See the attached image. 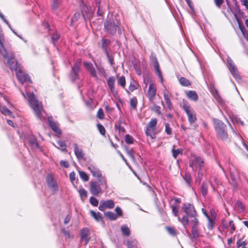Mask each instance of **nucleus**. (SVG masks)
Instances as JSON below:
<instances>
[{
    "instance_id": "obj_49",
    "label": "nucleus",
    "mask_w": 248,
    "mask_h": 248,
    "mask_svg": "<svg viewBox=\"0 0 248 248\" xmlns=\"http://www.w3.org/2000/svg\"><path fill=\"white\" fill-rule=\"evenodd\" d=\"M90 202L91 204H92L94 206H97L98 204V201L94 197H91L90 199Z\"/></svg>"
},
{
    "instance_id": "obj_14",
    "label": "nucleus",
    "mask_w": 248,
    "mask_h": 248,
    "mask_svg": "<svg viewBox=\"0 0 248 248\" xmlns=\"http://www.w3.org/2000/svg\"><path fill=\"white\" fill-rule=\"evenodd\" d=\"M115 206L114 202L111 200H108L106 201H101L100 202V204L98 209L102 211H104L106 209H112Z\"/></svg>"
},
{
    "instance_id": "obj_46",
    "label": "nucleus",
    "mask_w": 248,
    "mask_h": 248,
    "mask_svg": "<svg viewBox=\"0 0 248 248\" xmlns=\"http://www.w3.org/2000/svg\"><path fill=\"white\" fill-rule=\"evenodd\" d=\"M110 43V41L108 39H102V48L106 50L108 46Z\"/></svg>"
},
{
    "instance_id": "obj_4",
    "label": "nucleus",
    "mask_w": 248,
    "mask_h": 248,
    "mask_svg": "<svg viewBox=\"0 0 248 248\" xmlns=\"http://www.w3.org/2000/svg\"><path fill=\"white\" fill-rule=\"evenodd\" d=\"M107 188L108 185L106 178L100 179L98 181H91L90 182V192L94 196H98L103 191L106 190Z\"/></svg>"
},
{
    "instance_id": "obj_25",
    "label": "nucleus",
    "mask_w": 248,
    "mask_h": 248,
    "mask_svg": "<svg viewBox=\"0 0 248 248\" xmlns=\"http://www.w3.org/2000/svg\"><path fill=\"white\" fill-rule=\"evenodd\" d=\"M90 214L91 216L93 217L94 218V219L97 221L102 220L103 219L102 214L99 212L96 213L93 210H91Z\"/></svg>"
},
{
    "instance_id": "obj_57",
    "label": "nucleus",
    "mask_w": 248,
    "mask_h": 248,
    "mask_svg": "<svg viewBox=\"0 0 248 248\" xmlns=\"http://www.w3.org/2000/svg\"><path fill=\"white\" fill-rule=\"evenodd\" d=\"M165 132L169 135L171 134V129L170 127V125L169 123L165 124Z\"/></svg>"
},
{
    "instance_id": "obj_31",
    "label": "nucleus",
    "mask_w": 248,
    "mask_h": 248,
    "mask_svg": "<svg viewBox=\"0 0 248 248\" xmlns=\"http://www.w3.org/2000/svg\"><path fill=\"white\" fill-rule=\"evenodd\" d=\"M179 82L181 84V85L183 86H188L190 85V81L184 77H181L179 79Z\"/></svg>"
},
{
    "instance_id": "obj_1",
    "label": "nucleus",
    "mask_w": 248,
    "mask_h": 248,
    "mask_svg": "<svg viewBox=\"0 0 248 248\" xmlns=\"http://www.w3.org/2000/svg\"><path fill=\"white\" fill-rule=\"evenodd\" d=\"M6 59L7 60V63L11 70L16 71V77L21 84H23L27 81L31 83L28 76L26 75L19 67L17 62L15 60V54L14 53H11L10 54V58Z\"/></svg>"
},
{
    "instance_id": "obj_23",
    "label": "nucleus",
    "mask_w": 248,
    "mask_h": 248,
    "mask_svg": "<svg viewBox=\"0 0 248 248\" xmlns=\"http://www.w3.org/2000/svg\"><path fill=\"white\" fill-rule=\"evenodd\" d=\"M187 97L190 100L197 101L198 99V95L196 92L194 91H189L186 93Z\"/></svg>"
},
{
    "instance_id": "obj_42",
    "label": "nucleus",
    "mask_w": 248,
    "mask_h": 248,
    "mask_svg": "<svg viewBox=\"0 0 248 248\" xmlns=\"http://www.w3.org/2000/svg\"><path fill=\"white\" fill-rule=\"evenodd\" d=\"M60 37V36L58 33H57V32L53 33L51 37L52 43L55 44V43L58 41Z\"/></svg>"
},
{
    "instance_id": "obj_30",
    "label": "nucleus",
    "mask_w": 248,
    "mask_h": 248,
    "mask_svg": "<svg viewBox=\"0 0 248 248\" xmlns=\"http://www.w3.org/2000/svg\"><path fill=\"white\" fill-rule=\"evenodd\" d=\"M129 103L132 109L135 110H137L138 100L136 97L131 98L130 100Z\"/></svg>"
},
{
    "instance_id": "obj_64",
    "label": "nucleus",
    "mask_w": 248,
    "mask_h": 248,
    "mask_svg": "<svg viewBox=\"0 0 248 248\" xmlns=\"http://www.w3.org/2000/svg\"><path fill=\"white\" fill-rule=\"evenodd\" d=\"M242 5L245 6L246 9L248 10V0H240Z\"/></svg>"
},
{
    "instance_id": "obj_27",
    "label": "nucleus",
    "mask_w": 248,
    "mask_h": 248,
    "mask_svg": "<svg viewBox=\"0 0 248 248\" xmlns=\"http://www.w3.org/2000/svg\"><path fill=\"white\" fill-rule=\"evenodd\" d=\"M138 242L137 240L133 238H131L130 240L127 241V246L128 248H137Z\"/></svg>"
},
{
    "instance_id": "obj_40",
    "label": "nucleus",
    "mask_w": 248,
    "mask_h": 248,
    "mask_svg": "<svg viewBox=\"0 0 248 248\" xmlns=\"http://www.w3.org/2000/svg\"><path fill=\"white\" fill-rule=\"evenodd\" d=\"M134 139L130 135L127 134L125 135V142L127 144H132L134 142Z\"/></svg>"
},
{
    "instance_id": "obj_44",
    "label": "nucleus",
    "mask_w": 248,
    "mask_h": 248,
    "mask_svg": "<svg viewBox=\"0 0 248 248\" xmlns=\"http://www.w3.org/2000/svg\"><path fill=\"white\" fill-rule=\"evenodd\" d=\"M172 211L175 217H180L179 215V209L177 206L172 205L171 206Z\"/></svg>"
},
{
    "instance_id": "obj_59",
    "label": "nucleus",
    "mask_w": 248,
    "mask_h": 248,
    "mask_svg": "<svg viewBox=\"0 0 248 248\" xmlns=\"http://www.w3.org/2000/svg\"><path fill=\"white\" fill-rule=\"evenodd\" d=\"M126 152H127L128 155L131 159V160L133 161H135V158H134L133 151L126 149Z\"/></svg>"
},
{
    "instance_id": "obj_20",
    "label": "nucleus",
    "mask_w": 248,
    "mask_h": 248,
    "mask_svg": "<svg viewBox=\"0 0 248 248\" xmlns=\"http://www.w3.org/2000/svg\"><path fill=\"white\" fill-rule=\"evenodd\" d=\"M49 125L51 129L57 134L60 135L61 134V131L59 128L58 124L50 120L48 118Z\"/></svg>"
},
{
    "instance_id": "obj_63",
    "label": "nucleus",
    "mask_w": 248,
    "mask_h": 248,
    "mask_svg": "<svg viewBox=\"0 0 248 248\" xmlns=\"http://www.w3.org/2000/svg\"><path fill=\"white\" fill-rule=\"evenodd\" d=\"M215 3L216 5L218 8H220L221 5L223 3V0H214Z\"/></svg>"
},
{
    "instance_id": "obj_13",
    "label": "nucleus",
    "mask_w": 248,
    "mask_h": 248,
    "mask_svg": "<svg viewBox=\"0 0 248 248\" xmlns=\"http://www.w3.org/2000/svg\"><path fill=\"white\" fill-rule=\"evenodd\" d=\"M156 94V86L155 83H151L149 86L146 96L151 102L154 101Z\"/></svg>"
},
{
    "instance_id": "obj_22",
    "label": "nucleus",
    "mask_w": 248,
    "mask_h": 248,
    "mask_svg": "<svg viewBox=\"0 0 248 248\" xmlns=\"http://www.w3.org/2000/svg\"><path fill=\"white\" fill-rule=\"evenodd\" d=\"M235 209L239 213H242L245 209V205L239 200H237L234 204Z\"/></svg>"
},
{
    "instance_id": "obj_62",
    "label": "nucleus",
    "mask_w": 248,
    "mask_h": 248,
    "mask_svg": "<svg viewBox=\"0 0 248 248\" xmlns=\"http://www.w3.org/2000/svg\"><path fill=\"white\" fill-rule=\"evenodd\" d=\"M30 142L31 144L35 146V147H38V144L37 141L35 139L33 138V139H31Z\"/></svg>"
},
{
    "instance_id": "obj_2",
    "label": "nucleus",
    "mask_w": 248,
    "mask_h": 248,
    "mask_svg": "<svg viewBox=\"0 0 248 248\" xmlns=\"http://www.w3.org/2000/svg\"><path fill=\"white\" fill-rule=\"evenodd\" d=\"M26 94L28 97V101L30 107L33 109L36 116L41 121L46 118V113L43 109L41 102L36 99L34 94L26 91Z\"/></svg>"
},
{
    "instance_id": "obj_45",
    "label": "nucleus",
    "mask_w": 248,
    "mask_h": 248,
    "mask_svg": "<svg viewBox=\"0 0 248 248\" xmlns=\"http://www.w3.org/2000/svg\"><path fill=\"white\" fill-rule=\"evenodd\" d=\"M207 219H208L207 228L209 230H213V229L214 228V222L213 220L211 217L207 218Z\"/></svg>"
},
{
    "instance_id": "obj_34",
    "label": "nucleus",
    "mask_w": 248,
    "mask_h": 248,
    "mask_svg": "<svg viewBox=\"0 0 248 248\" xmlns=\"http://www.w3.org/2000/svg\"><path fill=\"white\" fill-rule=\"evenodd\" d=\"M184 179L187 185L190 186L192 181L190 174L188 172H186L184 176Z\"/></svg>"
},
{
    "instance_id": "obj_43",
    "label": "nucleus",
    "mask_w": 248,
    "mask_h": 248,
    "mask_svg": "<svg viewBox=\"0 0 248 248\" xmlns=\"http://www.w3.org/2000/svg\"><path fill=\"white\" fill-rule=\"evenodd\" d=\"M116 132H118L120 136H123L124 135V128L121 127L120 125L119 126L117 125H115Z\"/></svg>"
},
{
    "instance_id": "obj_39",
    "label": "nucleus",
    "mask_w": 248,
    "mask_h": 248,
    "mask_svg": "<svg viewBox=\"0 0 248 248\" xmlns=\"http://www.w3.org/2000/svg\"><path fill=\"white\" fill-rule=\"evenodd\" d=\"M144 83L145 84V86L143 87L144 90H145L147 87V84H149L150 85L151 83H154L152 81L151 78L149 76H147L145 78H144Z\"/></svg>"
},
{
    "instance_id": "obj_8",
    "label": "nucleus",
    "mask_w": 248,
    "mask_h": 248,
    "mask_svg": "<svg viewBox=\"0 0 248 248\" xmlns=\"http://www.w3.org/2000/svg\"><path fill=\"white\" fill-rule=\"evenodd\" d=\"M157 120L156 118H152L146 126L145 134L147 136H149L152 139L155 138V130Z\"/></svg>"
},
{
    "instance_id": "obj_41",
    "label": "nucleus",
    "mask_w": 248,
    "mask_h": 248,
    "mask_svg": "<svg viewBox=\"0 0 248 248\" xmlns=\"http://www.w3.org/2000/svg\"><path fill=\"white\" fill-rule=\"evenodd\" d=\"M232 120L233 123H236L238 124H240L242 125H244V123L242 121L240 118L237 116H233L232 118Z\"/></svg>"
},
{
    "instance_id": "obj_29",
    "label": "nucleus",
    "mask_w": 248,
    "mask_h": 248,
    "mask_svg": "<svg viewBox=\"0 0 248 248\" xmlns=\"http://www.w3.org/2000/svg\"><path fill=\"white\" fill-rule=\"evenodd\" d=\"M115 78L113 77H110L107 80L108 85L112 92L114 91Z\"/></svg>"
},
{
    "instance_id": "obj_12",
    "label": "nucleus",
    "mask_w": 248,
    "mask_h": 248,
    "mask_svg": "<svg viewBox=\"0 0 248 248\" xmlns=\"http://www.w3.org/2000/svg\"><path fill=\"white\" fill-rule=\"evenodd\" d=\"M115 211L116 212V214L110 211H108L104 213V215L110 220H116L118 217H121L123 215V211L120 207H116Z\"/></svg>"
},
{
    "instance_id": "obj_37",
    "label": "nucleus",
    "mask_w": 248,
    "mask_h": 248,
    "mask_svg": "<svg viewBox=\"0 0 248 248\" xmlns=\"http://www.w3.org/2000/svg\"><path fill=\"white\" fill-rule=\"evenodd\" d=\"M59 148L61 149L62 151H64L66 149V145L64 141L59 140L57 141Z\"/></svg>"
},
{
    "instance_id": "obj_54",
    "label": "nucleus",
    "mask_w": 248,
    "mask_h": 248,
    "mask_svg": "<svg viewBox=\"0 0 248 248\" xmlns=\"http://www.w3.org/2000/svg\"><path fill=\"white\" fill-rule=\"evenodd\" d=\"M193 219L191 220V223H192V227L197 228L199 225V221L197 217H193Z\"/></svg>"
},
{
    "instance_id": "obj_18",
    "label": "nucleus",
    "mask_w": 248,
    "mask_h": 248,
    "mask_svg": "<svg viewBox=\"0 0 248 248\" xmlns=\"http://www.w3.org/2000/svg\"><path fill=\"white\" fill-rule=\"evenodd\" d=\"M151 59L153 63H154V68L158 76L161 78V81L163 80V77L161 75V72L159 69V66L158 62V61L156 58V57L154 56L153 55H152L151 57Z\"/></svg>"
},
{
    "instance_id": "obj_15",
    "label": "nucleus",
    "mask_w": 248,
    "mask_h": 248,
    "mask_svg": "<svg viewBox=\"0 0 248 248\" xmlns=\"http://www.w3.org/2000/svg\"><path fill=\"white\" fill-rule=\"evenodd\" d=\"M88 169L93 177L98 178V180H99L100 179L105 178L104 176H102L101 171L94 166L91 165L88 166Z\"/></svg>"
},
{
    "instance_id": "obj_9",
    "label": "nucleus",
    "mask_w": 248,
    "mask_h": 248,
    "mask_svg": "<svg viewBox=\"0 0 248 248\" xmlns=\"http://www.w3.org/2000/svg\"><path fill=\"white\" fill-rule=\"evenodd\" d=\"M227 62L228 67L232 75V76L235 78V79L237 81H239L241 80V77L239 74L238 70L237 69V67L234 64L233 61L231 59V58L228 56L227 58Z\"/></svg>"
},
{
    "instance_id": "obj_58",
    "label": "nucleus",
    "mask_w": 248,
    "mask_h": 248,
    "mask_svg": "<svg viewBox=\"0 0 248 248\" xmlns=\"http://www.w3.org/2000/svg\"><path fill=\"white\" fill-rule=\"evenodd\" d=\"M160 109V107L156 105H154V106L152 108V110L157 113L158 114H160L161 113Z\"/></svg>"
},
{
    "instance_id": "obj_55",
    "label": "nucleus",
    "mask_w": 248,
    "mask_h": 248,
    "mask_svg": "<svg viewBox=\"0 0 248 248\" xmlns=\"http://www.w3.org/2000/svg\"><path fill=\"white\" fill-rule=\"evenodd\" d=\"M97 117L100 119H103L104 118V114L102 108H100L97 112Z\"/></svg>"
},
{
    "instance_id": "obj_56",
    "label": "nucleus",
    "mask_w": 248,
    "mask_h": 248,
    "mask_svg": "<svg viewBox=\"0 0 248 248\" xmlns=\"http://www.w3.org/2000/svg\"><path fill=\"white\" fill-rule=\"evenodd\" d=\"M215 99L219 103H221L222 102V98L218 94V93L217 91H216V93L213 94Z\"/></svg>"
},
{
    "instance_id": "obj_51",
    "label": "nucleus",
    "mask_w": 248,
    "mask_h": 248,
    "mask_svg": "<svg viewBox=\"0 0 248 248\" xmlns=\"http://www.w3.org/2000/svg\"><path fill=\"white\" fill-rule=\"evenodd\" d=\"M236 245L237 248H240L241 247H243L246 246L247 244L245 241H242L241 239H239L237 241Z\"/></svg>"
},
{
    "instance_id": "obj_10",
    "label": "nucleus",
    "mask_w": 248,
    "mask_h": 248,
    "mask_svg": "<svg viewBox=\"0 0 248 248\" xmlns=\"http://www.w3.org/2000/svg\"><path fill=\"white\" fill-rule=\"evenodd\" d=\"M189 166L193 169L194 167L201 168L204 166V160L201 157L192 155L189 160Z\"/></svg>"
},
{
    "instance_id": "obj_38",
    "label": "nucleus",
    "mask_w": 248,
    "mask_h": 248,
    "mask_svg": "<svg viewBox=\"0 0 248 248\" xmlns=\"http://www.w3.org/2000/svg\"><path fill=\"white\" fill-rule=\"evenodd\" d=\"M201 193L203 197H205L207 193V186L205 183H202L201 187Z\"/></svg>"
},
{
    "instance_id": "obj_50",
    "label": "nucleus",
    "mask_w": 248,
    "mask_h": 248,
    "mask_svg": "<svg viewBox=\"0 0 248 248\" xmlns=\"http://www.w3.org/2000/svg\"><path fill=\"white\" fill-rule=\"evenodd\" d=\"M137 83L135 80H132L129 87V91L132 92L136 89Z\"/></svg>"
},
{
    "instance_id": "obj_28",
    "label": "nucleus",
    "mask_w": 248,
    "mask_h": 248,
    "mask_svg": "<svg viewBox=\"0 0 248 248\" xmlns=\"http://www.w3.org/2000/svg\"><path fill=\"white\" fill-rule=\"evenodd\" d=\"M46 182L50 186L53 188H55L56 186L55 183L53 182V178L51 175H47L46 177Z\"/></svg>"
},
{
    "instance_id": "obj_52",
    "label": "nucleus",
    "mask_w": 248,
    "mask_h": 248,
    "mask_svg": "<svg viewBox=\"0 0 248 248\" xmlns=\"http://www.w3.org/2000/svg\"><path fill=\"white\" fill-rule=\"evenodd\" d=\"M97 126L98 129L99 131L100 134L102 135H105L106 130H105V129L104 127V126L102 124H97Z\"/></svg>"
},
{
    "instance_id": "obj_3",
    "label": "nucleus",
    "mask_w": 248,
    "mask_h": 248,
    "mask_svg": "<svg viewBox=\"0 0 248 248\" xmlns=\"http://www.w3.org/2000/svg\"><path fill=\"white\" fill-rule=\"evenodd\" d=\"M182 210L185 215L182 218L178 217V220L182 223L185 228H186L189 222L188 217H197V214L194 205L189 203H184Z\"/></svg>"
},
{
    "instance_id": "obj_61",
    "label": "nucleus",
    "mask_w": 248,
    "mask_h": 248,
    "mask_svg": "<svg viewBox=\"0 0 248 248\" xmlns=\"http://www.w3.org/2000/svg\"><path fill=\"white\" fill-rule=\"evenodd\" d=\"M69 178L72 183H73L74 181L76 180V173L74 171L71 172L70 173Z\"/></svg>"
},
{
    "instance_id": "obj_32",
    "label": "nucleus",
    "mask_w": 248,
    "mask_h": 248,
    "mask_svg": "<svg viewBox=\"0 0 248 248\" xmlns=\"http://www.w3.org/2000/svg\"><path fill=\"white\" fill-rule=\"evenodd\" d=\"M78 192L79 195L82 200H84V199H85L87 197V192L86 190L83 188H80L78 190Z\"/></svg>"
},
{
    "instance_id": "obj_5",
    "label": "nucleus",
    "mask_w": 248,
    "mask_h": 248,
    "mask_svg": "<svg viewBox=\"0 0 248 248\" xmlns=\"http://www.w3.org/2000/svg\"><path fill=\"white\" fill-rule=\"evenodd\" d=\"M182 108L187 115L188 121L192 126V128L193 129H196L197 126L196 125H193V124L197 121L196 112L188 102L185 100H183Z\"/></svg>"
},
{
    "instance_id": "obj_35",
    "label": "nucleus",
    "mask_w": 248,
    "mask_h": 248,
    "mask_svg": "<svg viewBox=\"0 0 248 248\" xmlns=\"http://www.w3.org/2000/svg\"><path fill=\"white\" fill-rule=\"evenodd\" d=\"M0 111L5 115L12 116V112L6 107H2Z\"/></svg>"
},
{
    "instance_id": "obj_36",
    "label": "nucleus",
    "mask_w": 248,
    "mask_h": 248,
    "mask_svg": "<svg viewBox=\"0 0 248 248\" xmlns=\"http://www.w3.org/2000/svg\"><path fill=\"white\" fill-rule=\"evenodd\" d=\"M78 172L80 178L83 181L86 182L89 180V176L85 172L82 171H79Z\"/></svg>"
},
{
    "instance_id": "obj_11",
    "label": "nucleus",
    "mask_w": 248,
    "mask_h": 248,
    "mask_svg": "<svg viewBox=\"0 0 248 248\" xmlns=\"http://www.w3.org/2000/svg\"><path fill=\"white\" fill-rule=\"evenodd\" d=\"M81 64V60H78L72 67L70 77L71 80L73 81H75L78 78Z\"/></svg>"
},
{
    "instance_id": "obj_48",
    "label": "nucleus",
    "mask_w": 248,
    "mask_h": 248,
    "mask_svg": "<svg viewBox=\"0 0 248 248\" xmlns=\"http://www.w3.org/2000/svg\"><path fill=\"white\" fill-rule=\"evenodd\" d=\"M172 153L173 157L176 158L179 154H182V151L180 149H175L173 147L172 149Z\"/></svg>"
},
{
    "instance_id": "obj_16",
    "label": "nucleus",
    "mask_w": 248,
    "mask_h": 248,
    "mask_svg": "<svg viewBox=\"0 0 248 248\" xmlns=\"http://www.w3.org/2000/svg\"><path fill=\"white\" fill-rule=\"evenodd\" d=\"M3 34L0 31V56L2 57L3 58H9L10 54L13 53V52H7L5 49L2 43L1 42V39Z\"/></svg>"
},
{
    "instance_id": "obj_26",
    "label": "nucleus",
    "mask_w": 248,
    "mask_h": 248,
    "mask_svg": "<svg viewBox=\"0 0 248 248\" xmlns=\"http://www.w3.org/2000/svg\"><path fill=\"white\" fill-rule=\"evenodd\" d=\"M164 97L167 106L170 110H171L172 108V105L170 99V95L168 92H164Z\"/></svg>"
},
{
    "instance_id": "obj_33",
    "label": "nucleus",
    "mask_w": 248,
    "mask_h": 248,
    "mask_svg": "<svg viewBox=\"0 0 248 248\" xmlns=\"http://www.w3.org/2000/svg\"><path fill=\"white\" fill-rule=\"evenodd\" d=\"M191 234L193 239L196 240L198 238V237L199 236V234L197 228L192 227Z\"/></svg>"
},
{
    "instance_id": "obj_6",
    "label": "nucleus",
    "mask_w": 248,
    "mask_h": 248,
    "mask_svg": "<svg viewBox=\"0 0 248 248\" xmlns=\"http://www.w3.org/2000/svg\"><path fill=\"white\" fill-rule=\"evenodd\" d=\"M214 127L218 138L222 140H225L228 138L226 125L220 120L213 119Z\"/></svg>"
},
{
    "instance_id": "obj_17",
    "label": "nucleus",
    "mask_w": 248,
    "mask_h": 248,
    "mask_svg": "<svg viewBox=\"0 0 248 248\" xmlns=\"http://www.w3.org/2000/svg\"><path fill=\"white\" fill-rule=\"evenodd\" d=\"M83 65L85 68L90 72L92 77L95 78H97L95 69L93 67V66L91 62H83Z\"/></svg>"
},
{
    "instance_id": "obj_24",
    "label": "nucleus",
    "mask_w": 248,
    "mask_h": 248,
    "mask_svg": "<svg viewBox=\"0 0 248 248\" xmlns=\"http://www.w3.org/2000/svg\"><path fill=\"white\" fill-rule=\"evenodd\" d=\"M134 60H132V62L133 66L137 75L140 76L141 75V70L140 68V62L138 60H136L135 58H134Z\"/></svg>"
},
{
    "instance_id": "obj_47",
    "label": "nucleus",
    "mask_w": 248,
    "mask_h": 248,
    "mask_svg": "<svg viewBox=\"0 0 248 248\" xmlns=\"http://www.w3.org/2000/svg\"><path fill=\"white\" fill-rule=\"evenodd\" d=\"M83 10L86 12L88 17L90 18L92 17L93 13L92 10L89 9L88 7L84 5L83 7Z\"/></svg>"
},
{
    "instance_id": "obj_53",
    "label": "nucleus",
    "mask_w": 248,
    "mask_h": 248,
    "mask_svg": "<svg viewBox=\"0 0 248 248\" xmlns=\"http://www.w3.org/2000/svg\"><path fill=\"white\" fill-rule=\"evenodd\" d=\"M166 229L171 235H175L176 234V230L173 227H167Z\"/></svg>"
},
{
    "instance_id": "obj_7",
    "label": "nucleus",
    "mask_w": 248,
    "mask_h": 248,
    "mask_svg": "<svg viewBox=\"0 0 248 248\" xmlns=\"http://www.w3.org/2000/svg\"><path fill=\"white\" fill-rule=\"evenodd\" d=\"M120 22L116 18L108 19L104 23V28L106 32L110 35L114 34L117 31L121 33L119 30Z\"/></svg>"
},
{
    "instance_id": "obj_60",
    "label": "nucleus",
    "mask_w": 248,
    "mask_h": 248,
    "mask_svg": "<svg viewBox=\"0 0 248 248\" xmlns=\"http://www.w3.org/2000/svg\"><path fill=\"white\" fill-rule=\"evenodd\" d=\"M59 3H60L59 0H54L53 1V3H52V8L53 9H57L59 5Z\"/></svg>"
},
{
    "instance_id": "obj_21",
    "label": "nucleus",
    "mask_w": 248,
    "mask_h": 248,
    "mask_svg": "<svg viewBox=\"0 0 248 248\" xmlns=\"http://www.w3.org/2000/svg\"><path fill=\"white\" fill-rule=\"evenodd\" d=\"M74 152L78 159L80 160L84 158V154L82 150L79 149L77 144H74Z\"/></svg>"
},
{
    "instance_id": "obj_19",
    "label": "nucleus",
    "mask_w": 248,
    "mask_h": 248,
    "mask_svg": "<svg viewBox=\"0 0 248 248\" xmlns=\"http://www.w3.org/2000/svg\"><path fill=\"white\" fill-rule=\"evenodd\" d=\"M90 231L88 228H85L81 230V240L85 242V245H87L89 241Z\"/></svg>"
}]
</instances>
